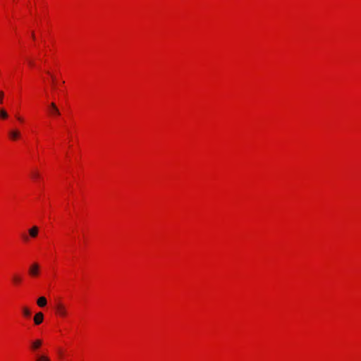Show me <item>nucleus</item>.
Segmentation results:
<instances>
[{
  "label": "nucleus",
  "mask_w": 361,
  "mask_h": 361,
  "mask_svg": "<svg viewBox=\"0 0 361 361\" xmlns=\"http://www.w3.org/2000/svg\"><path fill=\"white\" fill-rule=\"evenodd\" d=\"M39 273V265L37 263L32 264L29 268V274L31 276L36 277Z\"/></svg>",
  "instance_id": "obj_1"
},
{
  "label": "nucleus",
  "mask_w": 361,
  "mask_h": 361,
  "mask_svg": "<svg viewBox=\"0 0 361 361\" xmlns=\"http://www.w3.org/2000/svg\"><path fill=\"white\" fill-rule=\"evenodd\" d=\"M56 310L57 314H59L60 316H61V317L66 316L67 312H66V310L65 307L63 306V305H62L61 303L57 304L56 306Z\"/></svg>",
  "instance_id": "obj_2"
},
{
  "label": "nucleus",
  "mask_w": 361,
  "mask_h": 361,
  "mask_svg": "<svg viewBox=\"0 0 361 361\" xmlns=\"http://www.w3.org/2000/svg\"><path fill=\"white\" fill-rule=\"evenodd\" d=\"M49 107H50V114H51L54 115V116L60 115V114H61L60 111H59V108L56 106V105L55 104V103L51 102L49 104Z\"/></svg>",
  "instance_id": "obj_3"
},
{
  "label": "nucleus",
  "mask_w": 361,
  "mask_h": 361,
  "mask_svg": "<svg viewBox=\"0 0 361 361\" xmlns=\"http://www.w3.org/2000/svg\"><path fill=\"white\" fill-rule=\"evenodd\" d=\"M44 319V314L42 312H39L37 313L34 317V322L36 325L40 324Z\"/></svg>",
  "instance_id": "obj_4"
},
{
  "label": "nucleus",
  "mask_w": 361,
  "mask_h": 361,
  "mask_svg": "<svg viewBox=\"0 0 361 361\" xmlns=\"http://www.w3.org/2000/svg\"><path fill=\"white\" fill-rule=\"evenodd\" d=\"M39 228L36 226H32L28 230L29 235L32 238H36L38 235Z\"/></svg>",
  "instance_id": "obj_5"
},
{
  "label": "nucleus",
  "mask_w": 361,
  "mask_h": 361,
  "mask_svg": "<svg viewBox=\"0 0 361 361\" xmlns=\"http://www.w3.org/2000/svg\"><path fill=\"white\" fill-rule=\"evenodd\" d=\"M47 299L45 297L42 296L37 299V304L39 307H43L47 305Z\"/></svg>",
  "instance_id": "obj_6"
},
{
  "label": "nucleus",
  "mask_w": 361,
  "mask_h": 361,
  "mask_svg": "<svg viewBox=\"0 0 361 361\" xmlns=\"http://www.w3.org/2000/svg\"><path fill=\"white\" fill-rule=\"evenodd\" d=\"M9 136L12 140H15L19 137L20 132L17 130H11L9 132Z\"/></svg>",
  "instance_id": "obj_7"
},
{
  "label": "nucleus",
  "mask_w": 361,
  "mask_h": 361,
  "mask_svg": "<svg viewBox=\"0 0 361 361\" xmlns=\"http://www.w3.org/2000/svg\"><path fill=\"white\" fill-rule=\"evenodd\" d=\"M30 176L33 180H37L40 178V174L38 171L32 170L30 172Z\"/></svg>",
  "instance_id": "obj_8"
},
{
  "label": "nucleus",
  "mask_w": 361,
  "mask_h": 361,
  "mask_svg": "<svg viewBox=\"0 0 361 361\" xmlns=\"http://www.w3.org/2000/svg\"><path fill=\"white\" fill-rule=\"evenodd\" d=\"M42 341L41 340H36L32 343V348L33 350L38 349L42 345Z\"/></svg>",
  "instance_id": "obj_9"
},
{
  "label": "nucleus",
  "mask_w": 361,
  "mask_h": 361,
  "mask_svg": "<svg viewBox=\"0 0 361 361\" xmlns=\"http://www.w3.org/2000/svg\"><path fill=\"white\" fill-rule=\"evenodd\" d=\"M36 361H50V360L47 355H42L37 356Z\"/></svg>",
  "instance_id": "obj_10"
},
{
  "label": "nucleus",
  "mask_w": 361,
  "mask_h": 361,
  "mask_svg": "<svg viewBox=\"0 0 361 361\" xmlns=\"http://www.w3.org/2000/svg\"><path fill=\"white\" fill-rule=\"evenodd\" d=\"M23 313L24 316L27 317H30L31 314L30 310L27 307H23Z\"/></svg>",
  "instance_id": "obj_11"
},
{
  "label": "nucleus",
  "mask_w": 361,
  "mask_h": 361,
  "mask_svg": "<svg viewBox=\"0 0 361 361\" xmlns=\"http://www.w3.org/2000/svg\"><path fill=\"white\" fill-rule=\"evenodd\" d=\"M7 117H8V114H7L6 111L3 109H0V118H6Z\"/></svg>",
  "instance_id": "obj_12"
},
{
  "label": "nucleus",
  "mask_w": 361,
  "mask_h": 361,
  "mask_svg": "<svg viewBox=\"0 0 361 361\" xmlns=\"http://www.w3.org/2000/svg\"><path fill=\"white\" fill-rule=\"evenodd\" d=\"M13 282H14V283H20V281H21V279H20L19 276H18L15 275V276L13 277Z\"/></svg>",
  "instance_id": "obj_13"
},
{
  "label": "nucleus",
  "mask_w": 361,
  "mask_h": 361,
  "mask_svg": "<svg viewBox=\"0 0 361 361\" xmlns=\"http://www.w3.org/2000/svg\"><path fill=\"white\" fill-rule=\"evenodd\" d=\"M4 92L0 91V104L3 102Z\"/></svg>",
  "instance_id": "obj_14"
},
{
  "label": "nucleus",
  "mask_w": 361,
  "mask_h": 361,
  "mask_svg": "<svg viewBox=\"0 0 361 361\" xmlns=\"http://www.w3.org/2000/svg\"><path fill=\"white\" fill-rule=\"evenodd\" d=\"M23 238L24 240H25V241H27V240H28V236H27V235H24L23 236Z\"/></svg>",
  "instance_id": "obj_15"
},
{
  "label": "nucleus",
  "mask_w": 361,
  "mask_h": 361,
  "mask_svg": "<svg viewBox=\"0 0 361 361\" xmlns=\"http://www.w3.org/2000/svg\"><path fill=\"white\" fill-rule=\"evenodd\" d=\"M16 118H17V119H18L19 121H21V122H22V121H23V119L20 116H16Z\"/></svg>",
  "instance_id": "obj_16"
},
{
  "label": "nucleus",
  "mask_w": 361,
  "mask_h": 361,
  "mask_svg": "<svg viewBox=\"0 0 361 361\" xmlns=\"http://www.w3.org/2000/svg\"><path fill=\"white\" fill-rule=\"evenodd\" d=\"M28 63H29V65H30V66H34V62H33L32 61L30 60V61H28Z\"/></svg>",
  "instance_id": "obj_17"
}]
</instances>
